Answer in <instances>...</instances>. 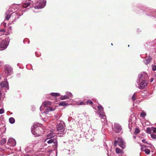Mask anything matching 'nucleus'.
I'll list each match as a JSON object with an SVG mask.
<instances>
[{
    "instance_id": "1",
    "label": "nucleus",
    "mask_w": 156,
    "mask_h": 156,
    "mask_svg": "<svg viewBox=\"0 0 156 156\" xmlns=\"http://www.w3.org/2000/svg\"><path fill=\"white\" fill-rule=\"evenodd\" d=\"M42 125L41 124L38 123H35L34 125L31 127V131L32 134L35 136H39L41 134L40 132L42 130L41 127H40Z\"/></svg>"
},
{
    "instance_id": "2",
    "label": "nucleus",
    "mask_w": 156,
    "mask_h": 156,
    "mask_svg": "<svg viewBox=\"0 0 156 156\" xmlns=\"http://www.w3.org/2000/svg\"><path fill=\"white\" fill-rule=\"evenodd\" d=\"M64 125V122L63 121L60 120L57 121L56 125L57 129L58 132L61 133L59 134H58V136H63L66 132V131H65Z\"/></svg>"
},
{
    "instance_id": "3",
    "label": "nucleus",
    "mask_w": 156,
    "mask_h": 156,
    "mask_svg": "<svg viewBox=\"0 0 156 156\" xmlns=\"http://www.w3.org/2000/svg\"><path fill=\"white\" fill-rule=\"evenodd\" d=\"M10 40V38L7 37L0 42V51L4 50L7 48L9 44Z\"/></svg>"
},
{
    "instance_id": "4",
    "label": "nucleus",
    "mask_w": 156,
    "mask_h": 156,
    "mask_svg": "<svg viewBox=\"0 0 156 156\" xmlns=\"http://www.w3.org/2000/svg\"><path fill=\"white\" fill-rule=\"evenodd\" d=\"M148 84V81L147 80L136 81V87L140 89H143L147 87Z\"/></svg>"
},
{
    "instance_id": "5",
    "label": "nucleus",
    "mask_w": 156,
    "mask_h": 156,
    "mask_svg": "<svg viewBox=\"0 0 156 156\" xmlns=\"http://www.w3.org/2000/svg\"><path fill=\"white\" fill-rule=\"evenodd\" d=\"M46 0H39L38 1L35 3V9H41L43 8L46 5Z\"/></svg>"
},
{
    "instance_id": "6",
    "label": "nucleus",
    "mask_w": 156,
    "mask_h": 156,
    "mask_svg": "<svg viewBox=\"0 0 156 156\" xmlns=\"http://www.w3.org/2000/svg\"><path fill=\"white\" fill-rule=\"evenodd\" d=\"M44 142H46L45 144L47 143L48 144H54L55 147V149H57L58 147V142L57 140L55 138H47L46 139Z\"/></svg>"
},
{
    "instance_id": "7",
    "label": "nucleus",
    "mask_w": 156,
    "mask_h": 156,
    "mask_svg": "<svg viewBox=\"0 0 156 156\" xmlns=\"http://www.w3.org/2000/svg\"><path fill=\"white\" fill-rule=\"evenodd\" d=\"M137 80L144 81L147 80L148 81V76L147 74L145 72L141 73L140 74L138 75Z\"/></svg>"
},
{
    "instance_id": "8",
    "label": "nucleus",
    "mask_w": 156,
    "mask_h": 156,
    "mask_svg": "<svg viewBox=\"0 0 156 156\" xmlns=\"http://www.w3.org/2000/svg\"><path fill=\"white\" fill-rule=\"evenodd\" d=\"M4 71L5 73L7 75H10L13 73L12 69L11 66L9 65H6L5 66Z\"/></svg>"
},
{
    "instance_id": "9",
    "label": "nucleus",
    "mask_w": 156,
    "mask_h": 156,
    "mask_svg": "<svg viewBox=\"0 0 156 156\" xmlns=\"http://www.w3.org/2000/svg\"><path fill=\"white\" fill-rule=\"evenodd\" d=\"M112 129L115 133H118L121 132L122 127L121 126L119 123H115L114 124V126L112 127Z\"/></svg>"
},
{
    "instance_id": "10",
    "label": "nucleus",
    "mask_w": 156,
    "mask_h": 156,
    "mask_svg": "<svg viewBox=\"0 0 156 156\" xmlns=\"http://www.w3.org/2000/svg\"><path fill=\"white\" fill-rule=\"evenodd\" d=\"M98 110L97 113L98 114L99 116H102L103 117L104 114H105L104 112V108L101 105H99L98 106Z\"/></svg>"
},
{
    "instance_id": "11",
    "label": "nucleus",
    "mask_w": 156,
    "mask_h": 156,
    "mask_svg": "<svg viewBox=\"0 0 156 156\" xmlns=\"http://www.w3.org/2000/svg\"><path fill=\"white\" fill-rule=\"evenodd\" d=\"M118 145L122 148H124L125 147L126 143L122 138L119 137L118 138Z\"/></svg>"
},
{
    "instance_id": "12",
    "label": "nucleus",
    "mask_w": 156,
    "mask_h": 156,
    "mask_svg": "<svg viewBox=\"0 0 156 156\" xmlns=\"http://www.w3.org/2000/svg\"><path fill=\"white\" fill-rule=\"evenodd\" d=\"M51 104L50 102L49 101H47L44 102L40 107V110L41 111L42 109H44V108H44V109H45L47 108V107H51L50 106Z\"/></svg>"
},
{
    "instance_id": "13",
    "label": "nucleus",
    "mask_w": 156,
    "mask_h": 156,
    "mask_svg": "<svg viewBox=\"0 0 156 156\" xmlns=\"http://www.w3.org/2000/svg\"><path fill=\"white\" fill-rule=\"evenodd\" d=\"M16 140L12 138H9L7 142V144L9 146L14 147L16 145Z\"/></svg>"
},
{
    "instance_id": "14",
    "label": "nucleus",
    "mask_w": 156,
    "mask_h": 156,
    "mask_svg": "<svg viewBox=\"0 0 156 156\" xmlns=\"http://www.w3.org/2000/svg\"><path fill=\"white\" fill-rule=\"evenodd\" d=\"M47 155L48 156H57V152L54 150H47Z\"/></svg>"
},
{
    "instance_id": "15",
    "label": "nucleus",
    "mask_w": 156,
    "mask_h": 156,
    "mask_svg": "<svg viewBox=\"0 0 156 156\" xmlns=\"http://www.w3.org/2000/svg\"><path fill=\"white\" fill-rule=\"evenodd\" d=\"M0 85L1 87L6 88L8 90L9 89L8 82L6 79L4 81L0 83Z\"/></svg>"
},
{
    "instance_id": "16",
    "label": "nucleus",
    "mask_w": 156,
    "mask_h": 156,
    "mask_svg": "<svg viewBox=\"0 0 156 156\" xmlns=\"http://www.w3.org/2000/svg\"><path fill=\"white\" fill-rule=\"evenodd\" d=\"M10 12L9 11H7L5 14V19L8 20H9L10 18L11 17V15H17L18 16V13L17 12H13L12 13H11L10 15H9V13Z\"/></svg>"
},
{
    "instance_id": "17",
    "label": "nucleus",
    "mask_w": 156,
    "mask_h": 156,
    "mask_svg": "<svg viewBox=\"0 0 156 156\" xmlns=\"http://www.w3.org/2000/svg\"><path fill=\"white\" fill-rule=\"evenodd\" d=\"M6 141V137L5 136L2 135V134L0 135V144H5Z\"/></svg>"
},
{
    "instance_id": "18",
    "label": "nucleus",
    "mask_w": 156,
    "mask_h": 156,
    "mask_svg": "<svg viewBox=\"0 0 156 156\" xmlns=\"http://www.w3.org/2000/svg\"><path fill=\"white\" fill-rule=\"evenodd\" d=\"M46 110L44 112H42L41 113L42 114H48L49 111H53L55 110V108H53L52 107H48L46 108Z\"/></svg>"
},
{
    "instance_id": "19",
    "label": "nucleus",
    "mask_w": 156,
    "mask_h": 156,
    "mask_svg": "<svg viewBox=\"0 0 156 156\" xmlns=\"http://www.w3.org/2000/svg\"><path fill=\"white\" fill-rule=\"evenodd\" d=\"M152 59L151 57L149 56L146 58L145 60H144L143 62L145 65H147L151 62Z\"/></svg>"
},
{
    "instance_id": "20",
    "label": "nucleus",
    "mask_w": 156,
    "mask_h": 156,
    "mask_svg": "<svg viewBox=\"0 0 156 156\" xmlns=\"http://www.w3.org/2000/svg\"><path fill=\"white\" fill-rule=\"evenodd\" d=\"M101 118V121L104 124H106L107 123V120L105 114H104V116L103 117L102 116H100Z\"/></svg>"
},
{
    "instance_id": "21",
    "label": "nucleus",
    "mask_w": 156,
    "mask_h": 156,
    "mask_svg": "<svg viewBox=\"0 0 156 156\" xmlns=\"http://www.w3.org/2000/svg\"><path fill=\"white\" fill-rule=\"evenodd\" d=\"M55 135V134L54 133L50 132L47 135L48 138H52Z\"/></svg>"
},
{
    "instance_id": "22",
    "label": "nucleus",
    "mask_w": 156,
    "mask_h": 156,
    "mask_svg": "<svg viewBox=\"0 0 156 156\" xmlns=\"http://www.w3.org/2000/svg\"><path fill=\"white\" fill-rule=\"evenodd\" d=\"M25 150L27 153H31L33 152V149L29 147H27L25 149Z\"/></svg>"
},
{
    "instance_id": "23",
    "label": "nucleus",
    "mask_w": 156,
    "mask_h": 156,
    "mask_svg": "<svg viewBox=\"0 0 156 156\" xmlns=\"http://www.w3.org/2000/svg\"><path fill=\"white\" fill-rule=\"evenodd\" d=\"M137 92H135L132 97V99L133 101L134 102V101L136 99V98Z\"/></svg>"
},
{
    "instance_id": "24",
    "label": "nucleus",
    "mask_w": 156,
    "mask_h": 156,
    "mask_svg": "<svg viewBox=\"0 0 156 156\" xmlns=\"http://www.w3.org/2000/svg\"><path fill=\"white\" fill-rule=\"evenodd\" d=\"M30 3L29 2H26L23 4L22 6L23 8H27L30 6Z\"/></svg>"
},
{
    "instance_id": "25",
    "label": "nucleus",
    "mask_w": 156,
    "mask_h": 156,
    "mask_svg": "<svg viewBox=\"0 0 156 156\" xmlns=\"http://www.w3.org/2000/svg\"><path fill=\"white\" fill-rule=\"evenodd\" d=\"M50 94L53 97H57L60 96V94L57 93H51Z\"/></svg>"
},
{
    "instance_id": "26",
    "label": "nucleus",
    "mask_w": 156,
    "mask_h": 156,
    "mask_svg": "<svg viewBox=\"0 0 156 156\" xmlns=\"http://www.w3.org/2000/svg\"><path fill=\"white\" fill-rule=\"evenodd\" d=\"M9 122L12 124H13L15 122V120L14 118L12 117H10L9 119Z\"/></svg>"
},
{
    "instance_id": "27",
    "label": "nucleus",
    "mask_w": 156,
    "mask_h": 156,
    "mask_svg": "<svg viewBox=\"0 0 156 156\" xmlns=\"http://www.w3.org/2000/svg\"><path fill=\"white\" fill-rule=\"evenodd\" d=\"M60 99L61 100H64L65 99H69V98L68 96L66 94V95L61 96L60 97Z\"/></svg>"
},
{
    "instance_id": "28",
    "label": "nucleus",
    "mask_w": 156,
    "mask_h": 156,
    "mask_svg": "<svg viewBox=\"0 0 156 156\" xmlns=\"http://www.w3.org/2000/svg\"><path fill=\"white\" fill-rule=\"evenodd\" d=\"M143 151H145V153L147 154H148L150 153V151L149 149H148V148H145V149L143 148Z\"/></svg>"
},
{
    "instance_id": "29",
    "label": "nucleus",
    "mask_w": 156,
    "mask_h": 156,
    "mask_svg": "<svg viewBox=\"0 0 156 156\" xmlns=\"http://www.w3.org/2000/svg\"><path fill=\"white\" fill-rule=\"evenodd\" d=\"M151 128H148L146 129V132L147 133L149 134L151 133Z\"/></svg>"
},
{
    "instance_id": "30",
    "label": "nucleus",
    "mask_w": 156,
    "mask_h": 156,
    "mask_svg": "<svg viewBox=\"0 0 156 156\" xmlns=\"http://www.w3.org/2000/svg\"><path fill=\"white\" fill-rule=\"evenodd\" d=\"M129 124H128V127L130 129V130H131V127L132 126L131 124L132 123V120L131 119H129Z\"/></svg>"
},
{
    "instance_id": "31",
    "label": "nucleus",
    "mask_w": 156,
    "mask_h": 156,
    "mask_svg": "<svg viewBox=\"0 0 156 156\" xmlns=\"http://www.w3.org/2000/svg\"><path fill=\"white\" fill-rule=\"evenodd\" d=\"M59 105L60 106H65L67 105V103L65 101H62L59 103Z\"/></svg>"
},
{
    "instance_id": "32",
    "label": "nucleus",
    "mask_w": 156,
    "mask_h": 156,
    "mask_svg": "<svg viewBox=\"0 0 156 156\" xmlns=\"http://www.w3.org/2000/svg\"><path fill=\"white\" fill-rule=\"evenodd\" d=\"M66 94L68 96L69 98L70 97L72 98L73 96L71 92H66Z\"/></svg>"
},
{
    "instance_id": "33",
    "label": "nucleus",
    "mask_w": 156,
    "mask_h": 156,
    "mask_svg": "<svg viewBox=\"0 0 156 156\" xmlns=\"http://www.w3.org/2000/svg\"><path fill=\"white\" fill-rule=\"evenodd\" d=\"M115 151L117 154H119L121 153L122 151L119 148H116L115 150Z\"/></svg>"
},
{
    "instance_id": "34",
    "label": "nucleus",
    "mask_w": 156,
    "mask_h": 156,
    "mask_svg": "<svg viewBox=\"0 0 156 156\" xmlns=\"http://www.w3.org/2000/svg\"><path fill=\"white\" fill-rule=\"evenodd\" d=\"M153 76L154 77L151 78L150 80V82L151 83L154 80H155V79H156V73H154Z\"/></svg>"
},
{
    "instance_id": "35",
    "label": "nucleus",
    "mask_w": 156,
    "mask_h": 156,
    "mask_svg": "<svg viewBox=\"0 0 156 156\" xmlns=\"http://www.w3.org/2000/svg\"><path fill=\"white\" fill-rule=\"evenodd\" d=\"M86 104H90V105H92L93 104V102L91 100H89L87 101L86 102H85Z\"/></svg>"
},
{
    "instance_id": "36",
    "label": "nucleus",
    "mask_w": 156,
    "mask_h": 156,
    "mask_svg": "<svg viewBox=\"0 0 156 156\" xmlns=\"http://www.w3.org/2000/svg\"><path fill=\"white\" fill-rule=\"evenodd\" d=\"M151 137L154 139H156V135L155 134L152 133L151 134Z\"/></svg>"
},
{
    "instance_id": "37",
    "label": "nucleus",
    "mask_w": 156,
    "mask_h": 156,
    "mask_svg": "<svg viewBox=\"0 0 156 156\" xmlns=\"http://www.w3.org/2000/svg\"><path fill=\"white\" fill-rule=\"evenodd\" d=\"M146 115V113L144 112H142L140 114V116L141 117L145 116Z\"/></svg>"
},
{
    "instance_id": "38",
    "label": "nucleus",
    "mask_w": 156,
    "mask_h": 156,
    "mask_svg": "<svg viewBox=\"0 0 156 156\" xmlns=\"http://www.w3.org/2000/svg\"><path fill=\"white\" fill-rule=\"evenodd\" d=\"M152 69L153 71H155L156 70V65H152Z\"/></svg>"
},
{
    "instance_id": "39",
    "label": "nucleus",
    "mask_w": 156,
    "mask_h": 156,
    "mask_svg": "<svg viewBox=\"0 0 156 156\" xmlns=\"http://www.w3.org/2000/svg\"><path fill=\"white\" fill-rule=\"evenodd\" d=\"M151 129L153 132L156 133V128L152 127Z\"/></svg>"
},
{
    "instance_id": "40",
    "label": "nucleus",
    "mask_w": 156,
    "mask_h": 156,
    "mask_svg": "<svg viewBox=\"0 0 156 156\" xmlns=\"http://www.w3.org/2000/svg\"><path fill=\"white\" fill-rule=\"evenodd\" d=\"M140 131V130L136 128L135 131V133L136 134H137L139 133Z\"/></svg>"
},
{
    "instance_id": "41",
    "label": "nucleus",
    "mask_w": 156,
    "mask_h": 156,
    "mask_svg": "<svg viewBox=\"0 0 156 156\" xmlns=\"http://www.w3.org/2000/svg\"><path fill=\"white\" fill-rule=\"evenodd\" d=\"M54 119H58L59 118V116L58 114H57L54 115Z\"/></svg>"
},
{
    "instance_id": "42",
    "label": "nucleus",
    "mask_w": 156,
    "mask_h": 156,
    "mask_svg": "<svg viewBox=\"0 0 156 156\" xmlns=\"http://www.w3.org/2000/svg\"><path fill=\"white\" fill-rule=\"evenodd\" d=\"M148 144L149 145V146H148V147H150L152 149V150L154 149V146L152 144H149H149Z\"/></svg>"
},
{
    "instance_id": "43",
    "label": "nucleus",
    "mask_w": 156,
    "mask_h": 156,
    "mask_svg": "<svg viewBox=\"0 0 156 156\" xmlns=\"http://www.w3.org/2000/svg\"><path fill=\"white\" fill-rule=\"evenodd\" d=\"M150 12L152 13H156V9H151Z\"/></svg>"
},
{
    "instance_id": "44",
    "label": "nucleus",
    "mask_w": 156,
    "mask_h": 156,
    "mask_svg": "<svg viewBox=\"0 0 156 156\" xmlns=\"http://www.w3.org/2000/svg\"><path fill=\"white\" fill-rule=\"evenodd\" d=\"M4 110L3 108L0 109V114H2L4 113Z\"/></svg>"
},
{
    "instance_id": "45",
    "label": "nucleus",
    "mask_w": 156,
    "mask_h": 156,
    "mask_svg": "<svg viewBox=\"0 0 156 156\" xmlns=\"http://www.w3.org/2000/svg\"><path fill=\"white\" fill-rule=\"evenodd\" d=\"M78 105H86V103H85V102H84L81 101V102H80L78 103Z\"/></svg>"
},
{
    "instance_id": "46",
    "label": "nucleus",
    "mask_w": 156,
    "mask_h": 156,
    "mask_svg": "<svg viewBox=\"0 0 156 156\" xmlns=\"http://www.w3.org/2000/svg\"><path fill=\"white\" fill-rule=\"evenodd\" d=\"M104 147L106 148V150H107V152H108V148H107V145L105 143H104Z\"/></svg>"
},
{
    "instance_id": "47",
    "label": "nucleus",
    "mask_w": 156,
    "mask_h": 156,
    "mask_svg": "<svg viewBox=\"0 0 156 156\" xmlns=\"http://www.w3.org/2000/svg\"><path fill=\"white\" fill-rule=\"evenodd\" d=\"M142 142L144 143H146L147 144H149V143H148L146 139H143L142 140Z\"/></svg>"
},
{
    "instance_id": "48",
    "label": "nucleus",
    "mask_w": 156,
    "mask_h": 156,
    "mask_svg": "<svg viewBox=\"0 0 156 156\" xmlns=\"http://www.w3.org/2000/svg\"><path fill=\"white\" fill-rule=\"evenodd\" d=\"M26 41H27V42L28 44L29 43V40L27 39H25V40H24V41H23L24 43H25V42Z\"/></svg>"
},
{
    "instance_id": "49",
    "label": "nucleus",
    "mask_w": 156,
    "mask_h": 156,
    "mask_svg": "<svg viewBox=\"0 0 156 156\" xmlns=\"http://www.w3.org/2000/svg\"><path fill=\"white\" fill-rule=\"evenodd\" d=\"M118 143V140L117 141L116 140H115L114 141V145L115 146H117V144Z\"/></svg>"
},
{
    "instance_id": "50",
    "label": "nucleus",
    "mask_w": 156,
    "mask_h": 156,
    "mask_svg": "<svg viewBox=\"0 0 156 156\" xmlns=\"http://www.w3.org/2000/svg\"><path fill=\"white\" fill-rule=\"evenodd\" d=\"M2 64H3V62L2 61L0 60V66Z\"/></svg>"
},
{
    "instance_id": "51",
    "label": "nucleus",
    "mask_w": 156,
    "mask_h": 156,
    "mask_svg": "<svg viewBox=\"0 0 156 156\" xmlns=\"http://www.w3.org/2000/svg\"><path fill=\"white\" fill-rule=\"evenodd\" d=\"M2 95V92H1V90H0V97H1Z\"/></svg>"
},
{
    "instance_id": "52",
    "label": "nucleus",
    "mask_w": 156,
    "mask_h": 156,
    "mask_svg": "<svg viewBox=\"0 0 156 156\" xmlns=\"http://www.w3.org/2000/svg\"><path fill=\"white\" fill-rule=\"evenodd\" d=\"M1 31H3V32H5V29H2L1 30Z\"/></svg>"
},
{
    "instance_id": "53",
    "label": "nucleus",
    "mask_w": 156,
    "mask_h": 156,
    "mask_svg": "<svg viewBox=\"0 0 156 156\" xmlns=\"http://www.w3.org/2000/svg\"><path fill=\"white\" fill-rule=\"evenodd\" d=\"M3 25H4V26H6V23H3Z\"/></svg>"
},
{
    "instance_id": "54",
    "label": "nucleus",
    "mask_w": 156,
    "mask_h": 156,
    "mask_svg": "<svg viewBox=\"0 0 156 156\" xmlns=\"http://www.w3.org/2000/svg\"><path fill=\"white\" fill-rule=\"evenodd\" d=\"M20 73H18V74H17V75L18 76H20Z\"/></svg>"
},
{
    "instance_id": "55",
    "label": "nucleus",
    "mask_w": 156,
    "mask_h": 156,
    "mask_svg": "<svg viewBox=\"0 0 156 156\" xmlns=\"http://www.w3.org/2000/svg\"><path fill=\"white\" fill-rule=\"evenodd\" d=\"M93 131V130L92 129H91V130H89V132H92Z\"/></svg>"
},
{
    "instance_id": "56",
    "label": "nucleus",
    "mask_w": 156,
    "mask_h": 156,
    "mask_svg": "<svg viewBox=\"0 0 156 156\" xmlns=\"http://www.w3.org/2000/svg\"><path fill=\"white\" fill-rule=\"evenodd\" d=\"M24 156H30L29 155H25Z\"/></svg>"
},
{
    "instance_id": "57",
    "label": "nucleus",
    "mask_w": 156,
    "mask_h": 156,
    "mask_svg": "<svg viewBox=\"0 0 156 156\" xmlns=\"http://www.w3.org/2000/svg\"><path fill=\"white\" fill-rule=\"evenodd\" d=\"M27 0V1H31V0Z\"/></svg>"
},
{
    "instance_id": "58",
    "label": "nucleus",
    "mask_w": 156,
    "mask_h": 156,
    "mask_svg": "<svg viewBox=\"0 0 156 156\" xmlns=\"http://www.w3.org/2000/svg\"><path fill=\"white\" fill-rule=\"evenodd\" d=\"M155 82L156 83V79H155Z\"/></svg>"
},
{
    "instance_id": "59",
    "label": "nucleus",
    "mask_w": 156,
    "mask_h": 156,
    "mask_svg": "<svg viewBox=\"0 0 156 156\" xmlns=\"http://www.w3.org/2000/svg\"><path fill=\"white\" fill-rule=\"evenodd\" d=\"M19 17H17V18L18 19V18H19Z\"/></svg>"
},
{
    "instance_id": "60",
    "label": "nucleus",
    "mask_w": 156,
    "mask_h": 156,
    "mask_svg": "<svg viewBox=\"0 0 156 156\" xmlns=\"http://www.w3.org/2000/svg\"><path fill=\"white\" fill-rule=\"evenodd\" d=\"M11 27H10V29H11Z\"/></svg>"
},
{
    "instance_id": "61",
    "label": "nucleus",
    "mask_w": 156,
    "mask_h": 156,
    "mask_svg": "<svg viewBox=\"0 0 156 156\" xmlns=\"http://www.w3.org/2000/svg\"><path fill=\"white\" fill-rule=\"evenodd\" d=\"M40 116H41V117H42V116H41V115L40 114Z\"/></svg>"
},
{
    "instance_id": "62",
    "label": "nucleus",
    "mask_w": 156,
    "mask_h": 156,
    "mask_svg": "<svg viewBox=\"0 0 156 156\" xmlns=\"http://www.w3.org/2000/svg\"><path fill=\"white\" fill-rule=\"evenodd\" d=\"M111 45H113V44H112H112H111Z\"/></svg>"
},
{
    "instance_id": "63",
    "label": "nucleus",
    "mask_w": 156,
    "mask_h": 156,
    "mask_svg": "<svg viewBox=\"0 0 156 156\" xmlns=\"http://www.w3.org/2000/svg\"><path fill=\"white\" fill-rule=\"evenodd\" d=\"M5 131H4L3 132V133H5Z\"/></svg>"
},
{
    "instance_id": "64",
    "label": "nucleus",
    "mask_w": 156,
    "mask_h": 156,
    "mask_svg": "<svg viewBox=\"0 0 156 156\" xmlns=\"http://www.w3.org/2000/svg\"><path fill=\"white\" fill-rule=\"evenodd\" d=\"M69 154L70 155V153H69Z\"/></svg>"
}]
</instances>
